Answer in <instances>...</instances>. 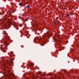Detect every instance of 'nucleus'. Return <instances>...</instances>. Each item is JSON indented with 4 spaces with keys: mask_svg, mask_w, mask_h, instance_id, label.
I'll return each instance as SVG.
<instances>
[{
    "mask_svg": "<svg viewBox=\"0 0 79 79\" xmlns=\"http://www.w3.org/2000/svg\"><path fill=\"white\" fill-rule=\"evenodd\" d=\"M2 34H4L3 37H5L6 39H7L8 38H9V37L8 36V34L6 32V31H3Z\"/></svg>",
    "mask_w": 79,
    "mask_h": 79,
    "instance_id": "nucleus-1",
    "label": "nucleus"
},
{
    "mask_svg": "<svg viewBox=\"0 0 79 79\" xmlns=\"http://www.w3.org/2000/svg\"><path fill=\"white\" fill-rule=\"evenodd\" d=\"M7 26H8V25H6V23H4V25L3 26V27L5 28V27H7Z\"/></svg>",
    "mask_w": 79,
    "mask_h": 79,
    "instance_id": "nucleus-2",
    "label": "nucleus"
},
{
    "mask_svg": "<svg viewBox=\"0 0 79 79\" xmlns=\"http://www.w3.org/2000/svg\"><path fill=\"white\" fill-rule=\"evenodd\" d=\"M19 5L21 7L23 6V3H22V2L19 4Z\"/></svg>",
    "mask_w": 79,
    "mask_h": 79,
    "instance_id": "nucleus-3",
    "label": "nucleus"
},
{
    "mask_svg": "<svg viewBox=\"0 0 79 79\" xmlns=\"http://www.w3.org/2000/svg\"><path fill=\"white\" fill-rule=\"evenodd\" d=\"M7 41H5V44H7Z\"/></svg>",
    "mask_w": 79,
    "mask_h": 79,
    "instance_id": "nucleus-4",
    "label": "nucleus"
},
{
    "mask_svg": "<svg viewBox=\"0 0 79 79\" xmlns=\"http://www.w3.org/2000/svg\"><path fill=\"white\" fill-rule=\"evenodd\" d=\"M27 8H29V6H27Z\"/></svg>",
    "mask_w": 79,
    "mask_h": 79,
    "instance_id": "nucleus-5",
    "label": "nucleus"
},
{
    "mask_svg": "<svg viewBox=\"0 0 79 79\" xmlns=\"http://www.w3.org/2000/svg\"><path fill=\"white\" fill-rule=\"evenodd\" d=\"M67 16H68V17H69V14H67Z\"/></svg>",
    "mask_w": 79,
    "mask_h": 79,
    "instance_id": "nucleus-6",
    "label": "nucleus"
},
{
    "mask_svg": "<svg viewBox=\"0 0 79 79\" xmlns=\"http://www.w3.org/2000/svg\"><path fill=\"white\" fill-rule=\"evenodd\" d=\"M43 37H45V35H43Z\"/></svg>",
    "mask_w": 79,
    "mask_h": 79,
    "instance_id": "nucleus-7",
    "label": "nucleus"
},
{
    "mask_svg": "<svg viewBox=\"0 0 79 79\" xmlns=\"http://www.w3.org/2000/svg\"><path fill=\"white\" fill-rule=\"evenodd\" d=\"M39 74H41V72H39Z\"/></svg>",
    "mask_w": 79,
    "mask_h": 79,
    "instance_id": "nucleus-8",
    "label": "nucleus"
},
{
    "mask_svg": "<svg viewBox=\"0 0 79 79\" xmlns=\"http://www.w3.org/2000/svg\"><path fill=\"white\" fill-rule=\"evenodd\" d=\"M20 26L22 27V25H20Z\"/></svg>",
    "mask_w": 79,
    "mask_h": 79,
    "instance_id": "nucleus-9",
    "label": "nucleus"
},
{
    "mask_svg": "<svg viewBox=\"0 0 79 79\" xmlns=\"http://www.w3.org/2000/svg\"><path fill=\"white\" fill-rule=\"evenodd\" d=\"M49 76H50V75H51V74H50V73H49Z\"/></svg>",
    "mask_w": 79,
    "mask_h": 79,
    "instance_id": "nucleus-10",
    "label": "nucleus"
},
{
    "mask_svg": "<svg viewBox=\"0 0 79 79\" xmlns=\"http://www.w3.org/2000/svg\"><path fill=\"white\" fill-rule=\"evenodd\" d=\"M41 76H43V75L41 74Z\"/></svg>",
    "mask_w": 79,
    "mask_h": 79,
    "instance_id": "nucleus-11",
    "label": "nucleus"
},
{
    "mask_svg": "<svg viewBox=\"0 0 79 79\" xmlns=\"http://www.w3.org/2000/svg\"><path fill=\"white\" fill-rule=\"evenodd\" d=\"M56 22H54V24H56Z\"/></svg>",
    "mask_w": 79,
    "mask_h": 79,
    "instance_id": "nucleus-12",
    "label": "nucleus"
},
{
    "mask_svg": "<svg viewBox=\"0 0 79 79\" xmlns=\"http://www.w3.org/2000/svg\"><path fill=\"white\" fill-rule=\"evenodd\" d=\"M34 64H32V66H33V65Z\"/></svg>",
    "mask_w": 79,
    "mask_h": 79,
    "instance_id": "nucleus-13",
    "label": "nucleus"
},
{
    "mask_svg": "<svg viewBox=\"0 0 79 79\" xmlns=\"http://www.w3.org/2000/svg\"><path fill=\"white\" fill-rule=\"evenodd\" d=\"M4 50H2L3 52H3Z\"/></svg>",
    "mask_w": 79,
    "mask_h": 79,
    "instance_id": "nucleus-14",
    "label": "nucleus"
},
{
    "mask_svg": "<svg viewBox=\"0 0 79 79\" xmlns=\"http://www.w3.org/2000/svg\"><path fill=\"white\" fill-rule=\"evenodd\" d=\"M44 75H45V73H44Z\"/></svg>",
    "mask_w": 79,
    "mask_h": 79,
    "instance_id": "nucleus-15",
    "label": "nucleus"
},
{
    "mask_svg": "<svg viewBox=\"0 0 79 79\" xmlns=\"http://www.w3.org/2000/svg\"><path fill=\"white\" fill-rule=\"evenodd\" d=\"M8 26H10V25H9V24H8Z\"/></svg>",
    "mask_w": 79,
    "mask_h": 79,
    "instance_id": "nucleus-16",
    "label": "nucleus"
},
{
    "mask_svg": "<svg viewBox=\"0 0 79 79\" xmlns=\"http://www.w3.org/2000/svg\"><path fill=\"white\" fill-rule=\"evenodd\" d=\"M41 40H42V39H41Z\"/></svg>",
    "mask_w": 79,
    "mask_h": 79,
    "instance_id": "nucleus-17",
    "label": "nucleus"
}]
</instances>
